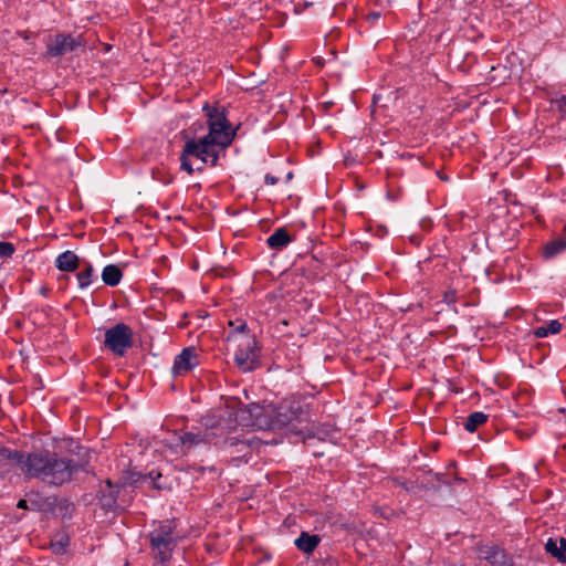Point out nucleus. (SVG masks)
Masks as SVG:
<instances>
[{
	"label": "nucleus",
	"instance_id": "19",
	"mask_svg": "<svg viewBox=\"0 0 566 566\" xmlns=\"http://www.w3.org/2000/svg\"><path fill=\"white\" fill-rule=\"evenodd\" d=\"M488 415L482 411H474L470 413L464 423V429L469 432H474L480 426L485 423Z\"/></svg>",
	"mask_w": 566,
	"mask_h": 566
},
{
	"label": "nucleus",
	"instance_id": "3",
	"mask_svg": "<svg viewBox=\"0 0 566 566\" xmlns=\"http://www.w3.org/2000/svg\"><path fill=\"white\" fill-rule=\"evenodd\" d=\"M248 412L251 421L247 426L256 430H281L294 427L296 422H302L306 416L300 402L294 400L283 401L277 407L251 405Z\"/></svg>",
	"mask_w": 566,
	"mask_h": 566
},
{
	"label": "nucleus",
	"instance_id": "11",
	"mask_svg": "<svg viewBox=\"0 0 566 566\" xmlns=\"http://www.w3.org/2000/svg\"><path fill=\"white\" fill-rule=\"evenodd\" d=\"M545 551L559 563H566V539L551 537L545 544Z\"/></svg>",
	"mask_w": 566,
	"mask_h": 566
},
{
	"label": "nucleus",
	"instance_id": "8",
	"mask_svg": "<svg viewBox=\"0 0 566 566\" xmlns=\"http://www.w3.org/2000/svg\"><path fill=\"white\" fill-rule=\"evenodd\" d=\"M261 444V441L252 436L247 437L237 432L227 431V427L223 424V433L221 434L220 448H233L234 452L247 454L248 450L255 449Z\"/></svg>",
	"mask_w": 566,
	"mask_h": 566
},
{
	"label": "nucleus",
	"instance_id": "13",
	"mask_svg": "<svg viewBox=\"0 0 566 566\" xmlns=\"http://www.w3.org/2000/svg\"><path fill=\"white\" fill-rule=\"evenodd\" d=\"M321 538L318 535H312L307 532H302L301 535L295 538V546L305 554H311L318 546Z\"/></svg>",
	"mask_w": 566,
	"mask_h": 566
},
{
	"label": "nucleus",
	"instance_id": "26",
	"mask_svg": "<svg viewBox=\"0 0 566 566\" xmlns=\"http://www.w3.org/2000/svg\"><path fill=\"white\" fill-rule=\"evenodd\" d=\"M264 181H265V184H266V185H269V186H274V185H276V184H277L279 178H277V177H275V176H273V175L268 174V175H265V177H264Z\"/></svg>",
	"mask_w": 566,
	"mask_h": 566
},
{
	"label": "nucleus",
	"instance_id": "10",
	"mask_svg": "<svg viewBox=\"0 0 566 566\" xmlns=\"http://www.w3.org/2000/svg\"><path fill=\"white\" fill-rule=\"evenodd\" d=\"M80 43L70 34L60 33L46 44V54L51 57L63 56L73 52Z\"/></svg>",
	"mask_w": 566,
	"mask_h": 566
},
{
	"label": "nucleus",
	"instance_id": "25",
	"mask_svg": "<svg viewBox=\"0 0 566 566\" xmlns=\"http://www.w3.org/2000/svg\"><path fill=\"white\" fill-rule=\"evenodd\" d=\"M455 300H457L455 291H448V292H446V294H444V302H447L448 304H451V303H454Z\"/></svg>",
	"mask_w": 566,
	"mask_h": 566
},
{
	"label": "nucleus",
	"instance_id": "18",
	"mask_svg": "<svg viewBox=\"0 0 566 566\" xmlns=\"http://www.w3.org/2000/svg\"><path fill=\"white\" fill-rule=\"evenodd\" d=\"M562 331V324L557 319H552L547 324L536 327L533 334L536 338H544L548 335L558 334Z\"/></svg>",
	"mask_w": 566,
	"mask_h": 566
},
{
	"label": "nucleus",
	"instance_id": "9",
	"mask_svg": "<svg viewBox=\"0 0 566 566\" xmlns=\"http://www.w3.org/2000/svg\"><path fill=\"white\" fill-rule=\"evenodd\" d=\"M199 366V357L195 347L184 348L174 359L171 374L174 377L185 376Z\"/></svg>",
	"mask_w": 566,
	"mask_h": 566
},
{
	"label": "nucleus",
	"instance_id": "29",
	"mask_svg": "<svg viewBox=\"0 0 566 566\" xmlns=\"http://www.w3.org/2000/svg\"><path fill=\"white\" fill-rule=\"evenodd\" d=\"M292 177H293L292 172H289L286 176L287 179H291Z\"/></svg>",
	"mask_w": 566,
	"mask_h": 566
},
{
	"label": "nucleus",
	"instance_id": "5",
	"mask_svg": "<svg viewBox=\"0 0 566 566\" xmlns=\"http://www.w3.org/2000/svg\"><path fill=\"white\" fill-rule=\"evenodd\" d=\"M178 537L175 526L170 522L158 523L149 532V542L155 558H158L161 563L167 562L177 546Z\"/></svg>",
	"mask_w": 566,
	"mask_h": 566
},
{
	"label": "nucleus",
	"instance_id": "6",
	"mask_svg": "<svg viewBox=\"0 0 566 566\" xmlns=\"http://www.w3.org/2000/svg\"><path fill=\"white\" fill-rule=\"evenodd\" d=\"M261 347L254 335H243L234 354L235 365L244 373L254 370L260 364Z\"/></svg>",
	"mask_w": 566,
	"mask_h": 566
},
{
	"label": "nucleus",
	"instance_id": "27",
	"mask_svg": "<svg viewBox=\"0 0 566 566\" xmlns=\"http://www.w3.org/2000/svg\"><path fill=\"white\" fill-rule=\"evenodd\" d=\"M378 19H379V13H375V12H374V13H370V14L368 15V20H370V21H373V22H374V21H376V20H378Z\"/></svg>",
	"mask_w": 566,
	"mask_h": 566
},
{
	"label": "nucleus",
	"instance_id": "17",
	"mask_svg": "<svg viewBox=\"0 0 566 566\" xmlns=\"http://www.w3.org/2000/svg\"><path fill=\"white\" fill-rule=\"evenodd\" d=\"M566 251V238L565 237H558L553 239L552 241L547 242L544 247V256L546 259L554 258L563 252Z\"/></svg>",
	"mask_w": 566,
	"mask_h": 566
},
{
	"label": "nucleus",
	"instance_id": "1",
	"mask_svg": "<svg viewBox=\"0 0 566 566\" xmlns=\"http://www.w3.org/2000/svg\"><path fill=\"white\" fill-rule=\"evenodd\" d=\"M202 109L209 132L201 138L188 139L180 154V168L189 175L201 171L205 165L217 166L220 155L234 137L224 108L206 103Z\"/></svg>",
	"mask_w": 566,
	"mask_h": 566
},
{
	"label": "nucleus",
	"instance_id": "20",
	"mask_svg": "<svg viewBox=\"0 0 566 566\" xmlns=\"http://www.w3.org/2000/svg\"><path fill=\"white\" fill-rule=\"evenodd\" d=\"M69 536L65 533H57L51 541V549L56 555H62L66 552V547L69 546Z\"/></svg>",
	"mask_w": 566,
	"mask_h": 566
},
{
	"label": "nucleus",
	"instance_id": "7",
	"mask_svg": "<svg viewBox=\"0 0 566 566\" xmlns=\"http://www.w3.org/2000/svg\"><path fill=\"white\" fill-rule=\"evenodd\" d=\"M105 346L115 355L123 356L133 346V329L118 323L105 332Z\"/></svg>",
	"mask_w": 566,
	"mask_h": 566
},
{
	"label": "nucleus",
	"instance_id": "23",
	"mask_svg": "<svg viewBox=\"0 0 566 566\" xmlns=\"http://www.w3.org/2000/svg\"><path fill=\"white\" fill-rule=\"evenodd\" d=\"M552 106L559 112L562 117H566V95L552 98Z\"/></svg>",
	"mask_w": 566,
	"mask_h": 566
},
{
	"label": "nucleus",
	"instance_id": "22",
	"mask_svg": "<svg viewBox=\"0 0 566 566\" xmlns=\"http://www.w3.org/2000/svg\"><path fill=\"white\" fill-rule=\"evenodd\" d=\"M483 557L489 560L491 564L501 563L504 558V553L497 546H488L485 549L481 551Z\"/></svg>",
	"mask_w": 566,
	"mask_h": 566
},
{
	"label": "nucleus",
	"instance_id": "12",
	"mask_svg": "<svg viewBox=\"0 0 566 566\" xmlns=\"http://www.w3.org/2000/svg\"><path fill=\"white\" fill-rule=\"evenodd\" d=\"M80 265V258L71 250H66L55 259V266L62 272H74Z\"/></svg>",
	"mask_w": 566,
	"mask_h": 566
},
{
	"label": "nucleus",
	"instance_id": "16",
	"mask_svg": "<svg viewBox=\"0 0 566 566\" xmlns=\"http://www.w3.org/2000/svg\"><path fill=\"white\" fill-rule=\"evenodd\" d=\"M78 287L81 290L87 289L90 285H92L96 280L97 276L94 273V268L91 263H85L83 269L76 274Z\"/></svg>",
	"mask_w": 566,
	"mask_h": 566
},
{
	"label": "nucleus",
	"instance_id": "15",
	"mask_svg": "<svg viewBox=\"0 0 566 566\" xmlns=\"http://www.w3.org/2000/svg\"><path fill=\"white\" fill-rule=\"evenodd\" d=\"M123 277L120 268L116 264H107L102 271V281L105 285L117 286Z\"/></svg>",
	"mask_w": 566,
	"mask_h": 566
},
{
	"label": "nucleus",
	"instance_id": "24",
	"mask_svg": "<svg viewBox=\"0 0 566 566\" xmlns=\"http://www.w3.org/2000/svg\"><path fill=\"white\" fill-rule=\"evenodd\" d=\"M15 251V248L10 242H0V256L3 259L11 258Z\"/></svg>",
	"mask_w": 566,
	"mask_h": 566
},
{
	"label": "nucleus",
	"instance_id": "2",
	"mask_svg": "<svg viewBox=\"0 0 566 566\" xmlns=\"http://www.w3.org/2000/svg\"><path fill=\"white\" fill-rule=\"evenodd\" d=\"M0 461L17 468L27 479H36L50 486L71 482L81 469V464L74 459L48 449L23 452L2 447Z\"/></svg>",
	"mask_w": 566,
	"mask_h": 566
},
{
	"label": "nucleus",
	"instance_id": "21",
	"mask_svg": "<svg viewBox=\"0 0 566 566\" xmlns=\"http://www.w3.org/2000/svg\"><path fill=\"white\" fill-rule=\"evenodd\" d=\"M229 325L232 327V329L229 332V335H228L229 340L232 339L238 343V342H240L241 336L251 335L245 322H241L238 325H234L233 322H229Z\"/></svg>",
	"mask_w": 566,
	"mask_h": 566
},
{
	"label": "nucleus",
	"instance_id": "28",
	"mask_svg": "<svg viewBox=\"0 0 566 566\" xmlns=\"http://www.w3.org/2000/svg\"><path fill=\"white\" fill-rule=\"evenodd\" d=\"M18 507L19 509H27V501L25 500H20L18 502Z\"/></svg>",
	"mask_w": 566,
	"mask_h": 566
},
{
	"label": "nucleus",
	"instance_id": "14",
	"mask_svg": "<svg viewBox=\"0 0 566 566\" xmlns=\"http://www.w3.org/2000/svg\"><path fill=\"white\" fill-rule=\"evenodd\" d=\"M292 238L285 228H277L274 232L266 239V244L270 249L273 250H282L285 248Z\"/></svg>",
	"mask_w": 566,
	"mask_h": 566
},
{
	"label": "nucleus",
	"instance_id": "4",
	"mask_svg": "<svg viewBox=\"0 0 566 566\" xmlns=\"http://www.w3.org/2000/svg\"><path fill=\"white\" fill-rule=\"evenodd\" d=\"M202 428H195L191 431L185 432L179 437V441L187 450L199 447L201 444H221V434L223 433V423L216 422L212 418L205 417L201 423Z\"/></svg>",
	"mask_w": 566,
	"mask_h": 566
}]
</instances>
